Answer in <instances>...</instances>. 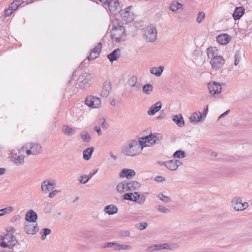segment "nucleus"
<instances>
[{
  "instance_id": "1",
  "label": "nucleus",
  "mask_w": 252,
  "mask_h": 252,
  "mask_svg": "<svg viewBox=\"0 0 252 252\" xmlns=\"http://www.w3.org/2000/svg\"><path fill=\"white\" fill-rule=\"evenodd\" d=\"M145 141L142 140V137L135 139L127 141L124 146L122 153L127 156L135 157L139 155L144 147H147Z\"/></svg>"
},
{
  "instance_id": "2",
  "label": "nucleus",
  "mask_w": 252,
  "mask_h": 252,
  "mask_svg": "<svg viewBox=\"0 0 252 252\" xmlns=\"http://www.w3.org/2000/svg\"><path fill=\"white\" fill-rule=\"evenodd\" d=\"M207 53L208 58L211 59L210 63L213 68L217 69L222 67L224 60L221 56H218L217 54L213 51L212 47L208 48Z\"/></svg>"
},
{
  "instance_id": "3",
  "label": "nucleus",
  "mask_w": 252,
  "mask_h": 252,
  "mask_svg": "<svg viewBox=\"0 0 252 252\" xmlns=\"http://www.w3.org/2000/svg\"><path fill=\"white\" fill-rule=\"evenodd\" d=\"M41 151V146L36 142L27 143L20 149V152H26L27 156L37 155L40 154Z\"/></svg>"
},
{
  "instance_id": "4",
  "label": "nucleus",
  "mask_w": 252,
  "mask_h": 252,
  "mask_svg": "<svg viewBox=\"0 0 252 252\" xmlns=\"http://www.w3.org/2000/svg\"><path fill=\"white\" fill-rule=\"evenodd\" d=\"M0 246L2 248H7L8 250H13L14 247L18 245V241L16 237L11 233H7L3 237H1Z\"/></svg>"
},
{
  "instance_id": "5",
  "label": "nucleus",
  "mask_w": 252,
  "mask_h": 252,
  "mask_svg": "<svg viewBox=\"0 0 252 252\" xmlns=\"http://www.w3.org/2000/svg\"><path fill=\"white\" fill-rule=\"evenodd\" d=\"M111 39L115 43L124 42L126 40V34L125 28L111 30Z\"/></svg>"
},
{
  "instance_id": "6",
  "label": "nucleus",
  "mask_w": 252,
  "mask_h": 252,
  "mask_svg": "<svg viewBox=\"0 0 252 252\" xmlns=\"http://www.w3.org/2000/svg\"><path fill=\"white\" fill-rule=\"evenodd\" d=\"M143 37L148 42L155 41L157 38L156 28L152 25L147 26L143 31Z\"/></svg>"
},
{
  "instance_id": "7",
  "label": "nucleus",
  "mask_w": 252,
  "mask_h": 252,
  "mask_svg": "<svg viewBox=\"0 0 252 252\" xmlns=\"http://www.w3.org/2000/svg\"><path fill=\"white\" fill-rule=\"evenodd\" d=\"M92 77L91 74L83 73L80 75L78 79V87L81 90H86L89 88L92 83Z\"/></svg>"
},
{
  "instance_id": "8",
  "label": "nucleus",
  "mask_w": 252,
  "mask_h": 252,
  "mask_svg": "<svg viewBox=\"0 0 252 252\" xmlns=\"http://www.w3.org/2000/svg\"><path fill=\"white\" fill-rule=\"evenodd\" d=\"M162 136L159 133H151L148 136L142 137V140L146 144L147 147H150L154 144L158 143L162 139Z\"/></svg>"
},
{
  "instance_id": "9",
  "label": "nucleus",
  "mask_w": 252,
  "mask_h": 252,
  "mask_svg": "<svg viewBox=\"0 0 252 252\" xmlns=\"http://www.w3.org/2000/svg\"><path fill=\"white\" fill-rule=\"evenodd\" d=\"M85 103L89 107L94 108H99L101 106L100 99L92 95L88 96L86 98Z\"/></svg>"
},
{
  "instance_id": "10",
  "label": "nucleus",
  "mask_w": 252,
  "mask_h": 252,
  "mask_svg": "<svg viewBox=\"0 0 252 252\" xmlns=\"http://www.w3.org/2000/svg\"><path fill=\"white\" fill-rule=\"evenodd\" d=\"M105 6H107L110 12L114 15H117L121 11L118 0H109Z\"/></svg>"
},
{
  "instance_id": "11",
  "label": "nucleus",
  "mask_w": 252,
  "mask_h": 252,
  "mask_svg": "<svg viewBox=\"0 0 252 252\" xmlns=\"http://www.w3.org/2000/svg\"><path fill=\"white\" fill-rule=\"evenodd\" d=\"M208 88L210 94L214 97H216V96L220 94L221 91V85L216 82H210L208 84Z\"/></svg>"
},
{
  "instance_id": "12",
  "label": "nucleus",
  "mask_w": 252,
  "mask_h": 252,
  "mask_svg": "<svg viewBox=\"0 0 252 252\" xmlns=\"http://www.w3.org/2000/svg\"><path fill=\"white\" fill-rule=\"evenodd\" d=\"M231 203L232 208L236 211H243L249 206L248 202L242 203L240 198L233 199Z\"/></svg>"
},
{
  "instance_id": "13",
  "label": "nucleus",
  "mask_w": 252,
  "mask_h": 252,
  "mask_svg": "<svg viewBox=\"0 0 252 252\" xmlns=\"http://www.w3.org/2000/svg\"><path fill=\"white\" fill-rule=\"evenodd\" d=\"M132 7L129 6L124 10H121V17L122 19L126 22H131L133 20V13L131 11Z\"/></svg>"
},
{
  "instance_id": "14",
  "label": "nucleus",
  "mask_w": 252,
  "mask_h": 252,
  "mask_svg": "<svg viewBox=\"0 0 252 252\" xmlns=\"http://www.w3.org/2000/svg\"><path fill=\"white\" fill-rule=\"evenodd\" d=\"M24 228L25 231L30 235H34L39 230L37 223H31L29 222L25 223Z\"/></svg>"
},
{
  "instance_id": "15",
  "label": "nucleus",
  "mask_w": 252,
  "mask_h": 252,
  "mask_svg": "<svg viewBox=\"0 0 252 252\" xmlns=\"http://www.w3.org/2000/svg\"><path fill=\"white\" fill-rule=\"evenodd\" d=\"M24 154L25 153H21L20 149L19 151V155L16 154H12L11 158L12 161L16 165H22L24 163Z\"/></svg>"
},
{
  "instance_id": "16",
  "label": "nucleus",
  "mask_w": 252,
  "mask_h": 252,
  "mask_svg": "<svg viewBox=\"0 0 252 252\" xmlns=\"http://www.w3.org/2000/svg\"><path fill=\"white\" fill-rule=\"evenodd\" d=\"M111 90V84L110 81H105L102 87L101 95L102 97H107Z\"/></svg>"
},
{
  "instance_id": "17",
  "label": "nucleus",
  "mask_w": 252,
  "mask_h": 252,
  "mask_svg": "<svg viewBox=\"0 0 252 252\" xmlns=\"http://www.w3.org/2000/svg\"><path fill=\"white\" fill-rule=\"evenodd\" d=\"M55 186V183H51L48 180L44 181L41 183V190L45 193H47L49 190H52Z\"/></svg>"
},
{
  "instance_id": "18",
  "label": "nucleus",
  "mask_w": 252,
  "mask_h": 252,
  "mask_svg": "<svg viewBox=\"0 0 252 252\" xmlns=\"http://www.w3.org/2000/svg\"><path fill=\"white\" fill-rule=\"evenodd\" d=\"M231 39V37L226 33L220 34L217 36V42L221 45L228 44Z\"/></svg>"
},
{
  "instance_id": "19",
  "label": "nucleus",
  "mask_w": 252,
  "mask_h": 252,
  "mask_svg": "<svg viewBox=\"0 0 252 252\" xmlns=\"http://www.w3.org/2000/svg\"><path fill=\"white\" fill-rule=\"evenodd\" d=\"M37 219V215L32 210L28 211L25 216V220L29 222H35Z\"/></svg>"
},
{
  "instance_id": "20",
  "label": "nucleus",
  "mask_w": 252,
  "mask_h": 252,
  "mask_svg": "<svg viewBox=\"0 0 252 252\" xmlns=\"http://www.w3.org/2000/svg\"><path fill=\"white\" fill-rule=\"evenodd\" d=\"M121 55V50L119 48H117L113 50L110 54L107 55V58L110 62H113L118 59Z\"/></svg>"
},
{
  "instance_id": "21",
  "label": "nucleus",
  "mask_w": 252,
  "mask_h": 252,
  "mask_svg": "<svg viewBox=\"0 0 252 252\" xmlns=\"http://www.w3.org/2000/svg\"><path fill=\"white\" fill-rule=\"evenodd\" d=\"M162 103L160 101H158L155 104L152 105L148 111V115L150 116L154 115L159 111L161 108Z\"/></svg>"
},
{
  "instance_id": "22",
  "label": "nucleus",
  "mask_w": 252,
  "mask_h": 252,
  "mask_svg": "<svg viewBox=\"0 0 252 252\" xmlns=\"http://www.w3.org/2000/svg\"><path fill=\"white\" fill-rule=\"evenodd\" d=\"M127 181H124L120 182L116 186V189L119 193H123L128 190Z\"/></svg>"
},
{
  "instance_id": "23",
  "label": "nucleus",
  "mask_w": 252,
  "mask_h": 252,
  "mask_svg": "<svg viewBox=\"0 0 252 252\" xmlns=\"http://www.w3.org/2000/svg\"><path fill=\"white\" fill-rule=\"evenodd\" d=\"M135 175V172L134 170L125 168L123 169L120 176L121 177H126L127 179L130 178Z\"/></svg>"
},
{
  "instance_id": "24",
  "label": "nucleus",
  "mask_w": 252,
  "mask_h": 252,
  "mask_svg": "<svg viewBox=\"0 0 252 252\" xmlns=\"http://www.w3.org/2000/svg\"><path fill=\"white\" fill-rule=\"evenodd\" d=\"M101 48H102V44L101 43H98L97 45L95 47H94L92 51V52L93 53H94V56L93 57L92 55L89 56L88 57V60L92 61V60L95 59L99 55V53L101 51Z\"/></svg>"
},
{
  "instance_id": "25",
  "label": "nucleus",
  "mask_w": 252,
  "mask_h": 252,
  "mask_svg": "<svg viewBox=\"0 0 252 252\" xmlns=\"http://www.w3.org/2000/svg\"><path fill=\"white\" fill-rule=\"evenodd\" d=\"M245 9L243 7H237L233 13V17L235 20L240 19L244 14Z\"/></svg>"
},
{
  "instance_id": "26",
  "label": "nucleus",
  "mask_w": 252,
  "mask_h": 252,
  "mask_svg": "<svg viewBox=\"0 0 252 252\" xmlns=\"http://www.w3.org/2000/svg\"><path fill=\"white\" fill-rule=\"evenodd\" d=\"M158 163L160 165L165 166L168 169L170 170H176L175 163L174 162V159L168 160L164 162L158 161Z\"/></svg>"
},
{
  "instance_id": "27",
  "label": "nucleus",
  "mask_w": 252,
  "mask_h": 252,
  "mask_svg": "<svg viewBox=\"0 0 252 252\" xmlns=\"http://www.w3.org/2000/svg\"><path fill=\"white\" fill-rule=\"evenodd\" d=\"M104 211L107 214L112 215L116 214L118 211V209L115 205L111 204L106 206L104 208Z\"/></svg>"
},
{
  "instance_id": "28",
  "label": "nucleus",
  "mask_w": 252,
  "mask_h": 252,
  "mask_svg": "<svg viewBox=\"0 0 252 252\" xmlns=\"http://www.w3.org/2000/svg\"><path fill=\"white\" fill-rule=\"evenodd\" d=\"M172 120L179 127H182L185 125L184 120L181 114L173 116Z\"/></svg>"
},
{
  "instance_id": "29",
  "label": "nucleus",
  "mask_w": 252,
  "mask_h": 252,
  "mask_svg": "<svg viewBox=\"0 0 252 252\" xmlns=\"http://www.w3.org/2000/svg\"><path fill=\"white\" fill-rule=\"evenodd\" d=\"M128 190V191H133L139 189L140 187V184L135 181H127Z\"/></svg>"
},
{
  "instance_id": "30",
  "label": "nucleus",
  "mask_w": 252,
  "mask_h": 252,
  "mask_svg": "<svg viewBox=\"0 0 252 252\" xmlns=\"http://www.w3.org/2000/svg\"><path fill=\"white\" fill-rule=\"evenodd\" d=\"M97 171L98 169L95 170L93 173H90L88 176L84 175L81 176L80 179L79 180L80 183L83 184H86L97 173Z\"/></svg>"
},
{
  "instance_id": "31",
  "label": "nucleus",
  "mask_w": 252,
  "mask_h": 252,
  "mask_svg": "<svg viewBox=\"0 0 252 252\" xmlns=\"http://www.w3.org/2000/svg\"><path fill=\"white\" fill-rule=\"evenodd\" d=\"M128 84L131 87L135 88L136 90L140 89V85L137 84V78L135 76L131 77L128 80Z\"/></svg>"
},
{
  "instance_id": "32",
  "label": "nucleus",
  "mask_w": 252,
  "mask_h": 252,
  "mask_svg": "<svg viewBox=\"0 0 252 252\" xmlns=\"http://www.w3.org/2000/svg\"><path fill=\"white\" fill-rule=\"evenodd\" d=\"M164 68L163 66H160L158 67H153L150 68V72L156 76L159 77L161 75Z\"/></svg>"
},
{
  "instance_id": "33",
  "label": "nucleus",
  "mask_w": 252,
  "mask_h": 252,
  "mask_svg": "<svg viewBox=\"0 0 252 252\" xmlns=\"http://www.w3.org/2000/svg\"><path fill=\"white\" fill-rule=\"evenodd\" d=\"M203 118L201 113L199 111L194 112L192 116H190L189 119L192 122H199Z\"/></svg>"
},
{
  "instance_id": "34",
  "label": "nucleus",
  "mask_w": 252,
  "mask_h": 252,
  "mask_svg": "<svg viewBox=\"0 0 252 252\" xmlns=\"http://www.w3.org/2000/svg\"><path fill=\"white\" fill-rule=\"evenodd\" d=\"M94 150V149L93 147L88 148L84 150L83 152V158L85 160L90 159L92 155Z\"/></svg>"
},
{
  "instance_id": "35",
  "label": "nucleus",
  "mask_w": 252,
  "mask_h": 252,
  "mask_svg": "<svg viewBox=\"0 0 252 252\" xmlns=\"http://www.w3.org/2000/svg\"><path fill=\"white\" fill-rule=\"evenodd\" d=\"M183 4L178 2L177 1H173L170 5V9L175 12L180 9H182Z\"/></svg>"
},
{
  "instance_id": "36",
  "label": "nucleus",
  "mask_w": 252,
  "mask_h": 252,
  "mask_svg": "<svg viewBox=\"0 0 252 252\" xmlns=\"http://www.w3.org/2000/svg\"><path fill=\"white\" fill-rule=\"evenodd\" d=\"M62 131L63 133L68 136L73 135L75 133V131L74 129L66 125L63 126Z\"/></svg>"
},
{
  "instance_id": "37",
  "label": "nucleus",
  "mask_w": 252,
  "mask_h": 252,
  "mask_svg": "<svg viewBox=\"0 0 252 252\" xmlns=\"http://www.w3.org/2000/svg\"><path fill=\"white\" fill-rule=\"evenodd\" d=\"M51 232V230L49 228H45L41 229L40 232L41 240H45L46 239V236L49 235Z\"/></svg>"
},
{
  "instance_id": "38",
  "label": "nucleus",
  "mask_w": 252,
  "mask_h": 252,
  "mask_svg": "<svg viewBox=\"0 0 252 252\" xmlns=\"http://www.w3.org/2000/svg\"><path fill=\"white\" fill-rule=\"evenodd\" d=\"M153 86L150 84H147L143 87V92L146 94H150L153 91Z\"/></svg>"
},
{
  "instance_id": "39",
  "label": "nucleus",
  "mask_w": 252,
  "mask_h": 252,
  "mask_svg": "<svg viewBox=\"0 0 252 252\" xmlns=\"http://www.w3.org/2000/svg\"><path fill=\"white\" fill-rule=\"evenodd\" d=\"M186 156L185 152L182 150H177L173 154L174 158H184Z\"/></svg>"
},
{
  "instance_id": "40",
  "label": "nucleus",
  "mask_w": 252,
  "mask_h": 252,
  "mask_svg": "<svg viewBox=\"0 0 252 252\" xmlns=\"http://www.w3.org/2000/svg\"><path fill=\"white\" fill-rule=\"evenodd\" d=\"M80 137L84 142H89L91 140L90 135L85 131H83L80 133Z\"/></svg>"
},
{
  "instance_id": "41",
  "label": "nucleus",
  "mask_w": 252,
  "mask_h": 252,
  "mask_svg": "<svg viewBox=\"0 0 252 252\" xmlns=\"http://www.w3.org/2000/svg\"><path fill=\"white\" fill-rule=\"evenodd\" d=\"M112 25V30H115L117 29H120L121 28H124V27L120 25V22L117 19H113L111 21Z\"/></svg>"
},
{
  "instance_id": "42",
  "label": "nucleus",
  "mask_w": 252,
  "mask_h": 252,
  "mask_svg": "<svg viewBox=\"0 0 252 252\" xmlns=\"http://www.w3.org/2000/svg\"><path fill=\"white\" fill-rule=\"evenodd\" d=\"M13 210V207L9 206L0 210V216L11 213Z\"/></svg>"
},
{
  "instance_id": "43",
  "label": "nucleus",
  "mask_w": 252,
  "mask_h": 252,
  "mask_svg": "<svg viewBox=\"0 0 252 252\" xmlns=\"http://www.w3.org/2000/svg\"><path fill=\"white\" fill-rule=\"evenodd\" d=\"M158 198L165 203H168L170 201V198L164 195L162 193H159L157 195Z\"/></svg>"
},
{
  "instance_id": "44",
  "label": "nucleus",
  "mask_w": 252,
  "mask_h": 252,
  "mask_svg": "<svg viewBox=\"0 0 252 252\" xmlns=\"http://www.w3.org/2000/svg\"><path fill=\"white\" fill-rule=\"evenodd\" d=\"M118 246V243H115V242H107L104 244V246H103V248H112V247H115V249L117 250Z\"/></svg>"
},
{
  "instance_id": "45",
  "label": "nucleus",
  "mask_w": 252,
  "mask_h": 252,
  "mask_svg": "<svg viewBox=\"0 0 252 252\" xmlns=\"http://www.w3.org/2000/svg\"><path fill=\"white\" fill-rule=\"evenodd\" d=\"M205 18V13L203 12H199L198 14L196 21L198 23H200Z\"/></svg>"
},
{
  "instance_id": "46",
  "label": "nucleus",
  "mask_w": 252,
  "mask_h": 252,
  "mask_svg": "<svg viewBox=\"0 0 252 252\" xmlns=\"http://www.w3.org/2000/svg\"><path fill=\"white\" fill-rule=\"evenodd\" d=\"M158 251L163 249H171V246L168 245L167 244H157Z\"/></svg>"
},
{
  "instance_id": "47",
  "label": "nucleus",
  "mask_w": 252,
  "mask_h": 252,
  "mask_svg": "<svg viewBox=\"0 0 252 252\" xmlns=\"http://www.w3.org/2000/svg\"><path fill=\"white\" fill-rule=\"evenodd\" d=\"M131 249L132 247L130 245H121L118 244L117 250H131Z\"/></svg>"
},
{
  "instance_id": "48",
  "label": "nucleus",
  "mask_w": 252,
  "mask_h": 252,
  "mask_svg": "<svg viewBox=\"0 0 252 252\" xmlns=\"http://www.w3.org/2000/svg\"><path fill=\"white\" fill-rule=\"evenodd\" d=\"M146 197L144 195H141L140 197L136 201L140 205H143L145 202Z\"/></svg>"
},
{
  "instance_id": "49",
  "label": "nucleus",
  "mask_w": 252,
  "mask_h": 252,
  "mask_svg": "<svg viewBox=\"0 0 252 252\" xmlns=\"http://www.w3.org/2000/svg\"><path fill=\"white\" fill-rule=\"evenodd\" d=\"M53 208V205L51 203H48L46 204L45 208L44 209V211L45 213H49L51 212V210Z\"/></svg>"
},
{
  "instance_id": "50",
  "label": "nucleus",
  "mask_w": 252,
  "mask_h": 252,
  "mask_svg": "<svg viewBox=\"0 0 252 252\" xmlns=\"http://www.w3.org/2000/svg\"><path fill=\"white\" fill-rule=\"evenodd\" d=\"M157 209L159 212H160L161 213H166L167 212H170V210L169 209H168L167 208H166L165 207L162 206H158V207Z\"/></svg>"
},
{
  "instance_id": "51",
  "label": "nucleus",
  "mask_w": 252,
  "mask_h": 252,
  "mask_svg": "<svg viewBox=\"0 0 252 252\" xmlns=\"http://www.w3.org/2000/svg\"><path fill=\"white\" fill-rule=\"evenodd\" d=\"M158 247L157 244L151 245L150 246H148L147 248L146 249V250L148 252H154L158 251Z\"/></svg>"
},
{
  "instance_id": "52",
  "label": "nucleus",
  "mask_w": 252,
  "mask_h": 252,
  "mask_svg": "<svg viewBox=\"0 0 252 252\" xmlns=\"http://www.w3.org/2000/svg\"><path fill=\"white\" fill-rule=\"evenodd\" d=\"M133 193H126L123 195V198L125 200L132 201Z\"/></svg>"
},
{
  "instance_id": "53",
  "label": "nucleus",
  "mask_w": 252,
  "mask_h": 252,
  "mask_svg": "<svg viewBox=\"0 0 252 252\" xmlns=\"http://www.w3.org/2000/svg\"><path fill=\"white\" fill-rule=\"evenodd\" d=\"M100 122L101 123V126L103 128L107 129L108 127V124L106 122L104 118H101L100 119Z\"/></svg>"
},
{
  "instance_id": "54",
  "label": "nucleus",
  "mask_w": 252,
  "mask_h": 252,
  "mask_svg": "<svg viewBox=\"0 0 252 252\" xmlns=\"http://www.w3.org/2000/svg\"><path fill=\"white\" fill-rule=\"evenodd\" d=\"M139 192H134L132 195V201L136 202L141 196Z\"/></svg>"
},
{
  "instance_id": "55",
  "label": "nucleus",
  "mask_w": 252,
  "mask_h": 252,
  "mask_svg": "<svg viewBox=\"0 0 252 252\" xmlns=\"http://www.w3.org/2000/svg\"><path fill=\"white\" fill-rule=\"evenodd\" d=\"M240 60H241V57H240V55H239V54H236L235 55V60H234V65L235 66L237 65L240 62Z\"/></svg>"
},
{
  "instance_id": "56",
  "label": "nucleus",
  "mask_w": 252,
  "mask_h": 252,
  "mask_svg": "<svg viewBox=\"0 0 252 252\" xmlns=\"http://www.w3.org/2000/svg\"><path fill=\"white\" fill-rule=\"evenodd\" d=\"M175 163L176 170L178 167L183 164V162L180 159L174 160Z\"/></svg>"
},
{
  "instance_id": "57",
  "label": "nucleus",
  "mask_w": 252,
  "mask_h": 252,
  "mask_svg": "<svg viewBox=\"0 0 252 252\" xmlns=\"http://www.w3.org/2000/svg\"><path fill=\"white\" fill-rule=\"evenodd\" d=\"M147 226V223L146 222H141L139 223V226L138 227V228L142 230L143 229H145Z\"/></svg>"
},
{
  "instance_id": "58",
  "label": "nucleus",
  "mask_w": 252,
  "mask_h": 252,
  "mask_svg": "<svg viewBox=\"0 0 252 252\" xmlns=\"http://www.w3.org/2000/svg\"><path fill=\"white\" fill-rule=\"evenodd\" d=\"M9 7L13 11H14L18 8V6L15 5V3L14 2V1L9 5Z\"/></svg>"
},
{
  "instance_id": "59",
  "label": "nucleus",
  "mask_w": 252,
  "mask_h": 252,
  "mask_svg": "<svg viewBox=\"0 0 252 252\" xmlns=\"http://www.w3.org/2000/svg\"><path fill=\"white\" fill-rule=\"evenodd\" d=\"M13 11L9 7L8 9L5 10V14L6 16H9L12 14Z\"/></svg>"
},
{
  "instance_id": "60",
  "label": "nucleus",
  "mask_w": 252,
  "mask_h": 252,
  "mask_svg": "<svg viewBox=\"0 0 252 252\" xmlns=\"http://www.w3.org/2000/svg\"><path fill=\"white\" fill-rule=\"evenodd\" d=\"M59 191L58 190H54L53 191L49 193V197L50 198H53L57 194L58 192H59Z\"/></svg>"
},
{
  "instance_id": "61",
  "label": "nucleus",
  "mask_w": 252,
  "mask_h": 252,
  "mask_svg": "<svg viewBox=\"0 0 252 252\" xmlns=\"http://www.w3.org/2000/svg\"><path fill=\"white\" fill-rule=\"evenodd\" d=\"M20 219V216L18 215H15L14 217H13L11 220L12 222H15L18 220H19Z\"/></svg>"
},
{
  "instance_id": "62",
  "label": "nucleus",
  "mask_w": 252,
  "mask_h": 252,
  "mask_svg": "<svg viewBox=\"0 0 252 252\" xmlns=\"http://www.w3.org/2000/svg\"><path fill=\"white\" fill-rule=\"evenodd\" d=\"M94 130L96 131L98 135H100L101 134V128L99 126H96L94 128Z\"/></svg>"
},
{
  "instance_id": "63",
  "label": "nucleus",
  "mask_w": 252,
  "mask_h": 252,
  "mask_svg": "<svg viewBox=\"0 0 252 252\" xmlns=\"http://www.w3.org/2000/svg\"><path fill=\"white\" fill-rule=\"evenodd\" d=\"M208 112V106H207L204 109L203 112L202 116L204 119L206 117Z\"/></svg>"
},
{
  "instance_id": "64",
  "label": "nucleus",
  "mask_w": 252,
  "mask_h": 252,
  "mask_svg": "<svg viewBox=\"0 0 252 252\" xmlns=\"http://www.w3.org/2000/svg\"><path fill=\"white\" fill-rule=\"evenodd\" d=\"M229 112H230V110H227V111H226L225 112H224L223 113H222L219 116V119H220L224 117V116H225L226 115L228 114L229 113Z\"/></svg>"
}]
</instances>
